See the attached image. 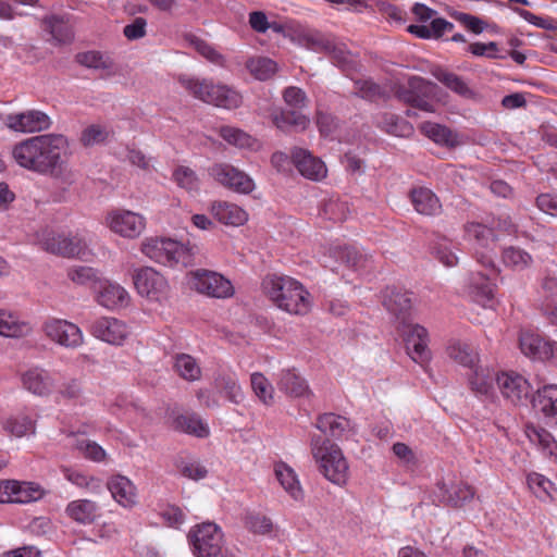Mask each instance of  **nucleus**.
<instances>
[{
	"label": "nucleus",
	"mask_w": 557,
	"mask_h": 557,
	"mask_svg": "<svg viewBox=\"0 0 557 557\" xmlns=\"http://www.w3.org/2000/svg\"><path fill=\"white\" fill-rule=\"evenodd\" d=\"M385 131L394 136H407L412 132V126L394 114H386L383 120Z\"/></svg>",
	"instance_id": "obj_60"
},
{
	"label": "nucleus",
	"mask_w": 557,
	"mask_h": 557,
	"mask_svg": "<svg viewBox=\"0 0 557 557\" xmlns=\"http://www.w3.org/2000/svg\"><path fill=\"white\" fill-rule=\"evenodd\" d=\"M525 434L531 443L539 445L549 455H556L557 443L548 431L535 425H528Z\"/></svg>",
	"instance_id": "obj_49"
},
{
	"label": "nucleus",
	"mask_w": 557,
	"mask_h": 557,
	"mask_svg": "<svg viewBox=\"0 0 557 557\" xmlns=\"http://www.w3.org/2000/svg\"><path fill=\"white\" fill-rule=\"evenodd\" d=\"M48 338L67 348L79 347L84 342L82 330L74 323L61 319H49L44 324Z\"/></svg>",
	"instance_id": "obj_13"
},
{
	"label": "nucleus",
	"mask_w": 557,
	"mask_h": 557,
	"mask_svg": "<svg viewBox=\"0 0 557 557\" xmlns=\"http://www.w3.org/2000/svg\"><path fill=\"white\" fill-rule=\"evenodd\" d=\"M372 257L363 253L358 247L350 246V268L360 274H364L372 269Z\"/></svg>",
	"instance_id": "obj_63"
},
{
	"label": "nucleus",
	"mask_w": 557,
	"mask_h": 557,
	"mask_svg": "<svg viewBox=\"0 0 557 557\" xmlns=\"http://www.w3.org/2000/svg\"><path fill=\"white\" fill-rule=\"evenodd\" d=\"M474 490L467 483H454L447 485L445 482L436 484L435 496L438 502L453 507H461L474 497Z\"/></svg>",
	"instance_id": "obj_22"
},
{
	"label": "nucleus",
	"mask_w": 557,
	"mask_h": 557,
	"mask_svg": "<svg viewBox=\"0 0 557 557\" xmlns=\"http://www.w3.org/2000/svg\"><path fill=\"white\" fill-rule=\"evenodd\" d=\"M61 471L64 478L72 484L76 485L77 487L97 492L101 486L99 479L88 475L87 473L81 470L73 469L70 467H62Z\"/></svg>",
	"instance_id": "obj_47"
},
{
	"label": "nucleus",
	"mask_w": 557,
	"mask_h": 557,
	"mask_svg": "<svg viewBox=\"0 0 557 557\" xmlns=\"http://www.w3.org/2000/svg\"><path fill=\"white\" fill-rule=\"evenodd\" d=\"M141 252L149 259L168 267L180 263L186 265L189 261V253L185 246L170 238H146L141 244Z\"/></svg>",
	"instance_id": "obj_5"
},
{
	"label": "nucleus",
	"mask_w": 557,
	"mask_h": 557,
	"mask_svg": "<svg viewBox=\"0 0 557 557\" xmlns=\"http://www.w3.org/2000/svg\"><path fill=\"white\" fill-rule=\"evenodd\" d=\"M176 469L185 478L198 481L205 479L208 474L207 469L199 461L180 457L175 461Z\"/></svg>",
	"instance_id": "obj_54"
},
{
	"label": "nucleus",
	"mask_w": 557,
	"mask_h": 557,
	"mask_svg": "<svg viewBox=\"0 0 557 557\" xmlns=\"http://www.w3.org/2000/svg\"><path fill=\"white\" fill-rule=\"evenodd\" d=\"M421 133L440 146L455 148L461 144L460 137L445 125L424 122L420 126Z\"/></svg>",
	"instance_id": "obj_32"
},
{
	"label": "nucleus",
	"mask_w": 557,
	"mask_h": 557,
	"mask_svg": "<svg viewBox=\"0 0 557 557\" xmlns=\"http://www.w3.org/2000/svg\"><path fill=\"white\" fill-rule=\"evenodd\" d=\"M11 495V503L27 504L40 499L44 496V491L36 483L17 481V486L12 488Z\"/></svg>",
	"instance_id": "obj_46"
},
{
	"label": "nucleus",
	"mask_w": 557,
	"mask_h": 557,
	"mask_svg": "<svg viewBox=\"0 0 557 557\" xmlns=\"http://www.w3.org/2000/svg\"><path fill=\"white\" fill-rule=\"evenodd\" d=\"M527 483L531 492L542 502H550L555 498L557 488L554 483L537 472H531L527 476Z\"/></svg>",
	"instance_id": "obj_38"
},
{
	"label": "nucleus",
	"mask_w": 557,
	"mask_h": 557,
	"mask_svg": "<svg viewBox=\"0 0 557 557\" xmlns=\"http://www.w3.org/2000/svg\"><path fill=\"white\" fill-rule=\"evenodd\" d=\"M23 386L37 396H48L55 386V380L50 372L41 368H32L22 376Z\"/></svg>",
	"instance_id": "obj_24"
},
{
	"label": "nucleus",
	"mask_w": 557,
	"mask_h": 557,
	"mask_svg": "<svg viewBox=\"0 0 557 557\" xmlns=\"http://www.w3.org/2000/svg\"><path fill=\"white\" fill-rule=\"evenodd\" d=\"M348 421L346 418L334 413H324L317 420V428L324 434L334 438L344 436Z\"/></svg>",
	"instance_id": "obj_41"
},
{
	"label": "nucleus",
	"mask_w": 557,
	"mask_h": 557,
	"mask_svg": "<svg viewBox=\"0 0 557 557\" xmlns=\"http://www.w3.org/2000/svg\"><path fill=\"white\" fill-rule=\"evenodd\" d=\"M446 351L450 359L465 368L473 369L479 362L476 349L466 342L454 339L448 344Z\"/></svg>",
	"instance_id": "obj_34"
},
{
	"label": "nucleus",
	"mask_w": 557,
	"mask_h": 557,
	"mask_svg": "<svg viewBox=\"0 0 557 557\" xmlns=\"http://www.w3.org/2000/svg\"><path fill=\"white\" fill-rule=\"evenodd\" d=\"M405 346L408 356L418 363H424L430 359L428 348L429 337L425 327L419 324H404L403 330Z\"/></svg>",
	"instance_id": "obj_16"
},
{
	"label": "nucleus",
	"mask_w": 557,
	"mask_h": 557,
	"mask_svg": "<svg viewBox=\"0 0 557 557\" xmlns=\"http://www.w3.org/2000/svg\"><path fill=\"white\" fill-rule=\"evenodd\" d=\"M290 159L299 173L306 178L320 181L326 175L327 170L324 162L307 149L295 147L292 150Z\"/></svg>",
	"instance_id": "obj_18"
},
{
	"label": "nucleus",
	"mask_w": 557,
	"mask_h": 557,
	"mask_svg": "<svg viewBox=\"0 0 557 557\" xmlns=\"http://www.w3.org/2000/svg\"><path fill=\"white\" fill-rule=\"evenodd\" d=\"M354 89L359 97L370 101L382 97L381 87L371 81H355Z\"/></svg>",
	"instance_id": "obj_64"
},
{
	"label": "nucleus",
	"mask_w": 557,
	"mask_h": 557,
	"mask_svg": "<svg viewBox=\"0 0 557 557\" xmlns=\"http://www.w3.org/2000/svg\"><path fill=\"white\" fill-rule=\"evenodd\" d=\"M51 124L50 116L39 110H27L5 117V125L20 133H40L49 129Z\"/></svg>",
	"instance_id": "obj_15"
},
{
	"label": "nucleus",
	"mask_w": 557,
	"mask_h": 557,
	"mask_svg": "<svg viewBox=\"0 0 557 557\" xmlns=\"http://www.w3.org/2000/svg\"><path fill=\"white\" fill-rule=\"evenodd\" d=\"M433 76L451 91L462 97H471L472 91L466 82L455 73L437 67L432 72Z\"/></svg>",
	"instance_id": "obj_42"
},
{
	"label": "nucleus",
	"mask_w": 557,
	"mask_h": 557,
	"mask_svg": "<svg viewBox=\"0 0 557 557\" xmlns=\"http://www.w3.org/2000/svg\"><path fill=\"white\" fill-rule=\"evenodd\" d=\"M193 554L196 557H218L223 547V533L219 525L205 522L196 525L188 534Z\"/></svg>",
	"instance_id": "obj_7"
},
{
	"label": "nucleus",
	"mask_w": 557,
	"mask_h": 557,
	"mask_svg": "<svg viewBox=\"0 0 557 557\" xmlns=\"http://www.w3.org/2000/svg\"><path fill=\"white\" fill-rule=\"evenodd\" d=\"M532 404L535 410L557 424V384H546L537 388Z\"/></svg>",
	"instance_id": "obj_27"
},
{
	"label": "nucleus",
	"mask_w": 557,
	"mask_h": 557,
	"mask_svg": "<svg viewBox=\"0 0 557 557\" xmlns=\"http://www.w3.org/2000/svg\"><path fill=\"white\" fill-rule=\"evenodd\" d=\"M85 240L78 235H52L45 239L44 248L46 251L62 257H76L86 249Z\"/></svg>",
	"instance_id": "obj_21"
},
{
	"label": "nucleus",
	"mask_w": 557,
	"mask_h": 557,
	"mask_svg": "<svg viewBox=\"0 0 557 557\" xmlns=\"http://www.w3.org/2000/svg\"><path fill=\"white\" fill-rule=\"evenodd\" d=\"M178 82L189 95L206 103L224 109H236L242 104L240 94L227 85L186 75L180 76Z\"/></svg>",
	"instance_id": "obj_3"
},
{
	"label": "nucleus",
	"mask_w": 557,
	"mask_h": 557,
	"mask_svg": "<svg viewBox=\"0 0 557 557\" xmlns=\"http://www.w3.org/2000/svg\"><path fill=\"white\" fill-rule=\"evenodd\" d=\"M189 41L196 51L206 58L209 62L219 66H224L225 58L219 51H216L214 47L196 36H191Z\"/></svg>",
	"instance_id": "obj_56"
},
{
	"label": "nucleus",
	"mask_w": 557,
	"mask_h": 557,
	"mask_svg": "<svg viewBox=\"0 0 557 557\" xmlns=\"http://www.w3.org/2000/svg\"><path fill=\"white\" fill-rule=\"evenodd\" d=\"M66 516L78 524H92L100 517V507L90 499H75L65 507Z\"/></svg>",
	"instance_id": "obj_26"
},
{
	"label": "nucleus",
	"mask_w": 557,
	"mask_h": 557,
	"mask_svg": "<svg viewBox=\"0 0 557 557\" xmlns=\"http://www.w3.org/2000/svg\"><path fill=\"white\" fill-rule=\"evenodd\" d=\"M41 25L44 30L51 35V40L55 45L69 44L73 39L72 26L65 15H47L42 18Z\"/></svg>",
	"instance_id": "obj_28"
},
{
	"label": "nucleus",
	"mask_w": 557,
	"mask_h": 557,
	"mask_svg": "<svg viewBox=\"0 0 557 557\" xmlns=\"http://www.w3.org/2000/svg\"><path fill=\"white\" fill-rule=\"evenodd\" d=\"M410 200L416 211L423 215H436L442 211L438 197L426 187H416L410 191Z\"/></svg>",
	"instance_id": "obj_30"
},
{
	"label": "nucleus",
	"mask_w": 557,
	"mask_h": 557,
	"mask_svg": "<svg viewBox=\"0 0 557 557\" xmlns=\"http://www.w3.org/2000/svg\"><path fill=\"white\" fill-rule=\"evenodd\" d=\"M324 52L330 57L334 65L339 67L344 73L348 69L346 45L337 41L335 38H331Z\"/></svg>",
	"instance_id": "obj_55"
},
{
	"label": "nucleus",
	"mask_w": 557,
	"mask_h": 557,
	"mask_svg": "<svg viewBox=\"0 0 557 557\" xmlns=\"http://www.w3.org/2000/svg\"><path fill=\"white\" fill-rule=\"evenodd\" d=\"M382 304L401 324H406L411 309L410 294L395 286L383 290Z\"/></svg>",
	"instance_id": "obj_20"
},
{
	"label": "nucleus",
	"mask_w": 557,
	"mask_h": 557,
	"mask_svg": "<svg viewBox=\"0 0 557 557\" xmlns=\"http://www.w3.org/2000/svg\"><path fill=\"white\" fill-rule=\"evenodd\" d=\"M67 277L77 285L94 284L98 280L97 272L85 265L72 267L67 270Z\"/></svg>",
	"instance_id": "obj_59"
},
{
	"label": "nucleus",
	"mask_w": 557,
	"mask_h": 557,
	"mask_svg": "<svg viewBox=\"0 0 557 557\" xmlns=\"http://www.w3.org/2000/svg\"><path fill=\"white\" fill-rule=\"evenodd\" d=\"M211 212L219 222L225 225L239 226L248 220L247 212L235 203L214 202L211 206Z\"/></svg>",
	"instance_id": "obj_33"
},
{
	"label": "nucleus",
	"mask_w": 557,
	"mask_h": 557,
	"mask_svg": "<svg viewBox=\"0 0 557 557\" xmlns=\"http://www.w3.org/2000/svg\"><path fill=\"white\" fill-rule=\"evenodd\" d=\"M519 345L522 354L527 357L533 360L547 361L557 367V342L524 331L520 334Z\"/></svg>",
	"instance_id": "obj_10"
},
{
	"label": "nucleus",
	"mask_w": 557,
	"mask_h": 557,
	"mask_svg": "<svg viewBox=\"0 0 557 557\" xmlns=\"http://www.w3.org/2000/svg\"><path fill=\"white\" fill-rule=\"evenodd\" d=\"M262 288L269 299L281 310L304 315L311 309V295L297 280L286 275H268Z\"/></svg>",
	"instance_id": "obj_2"
},
{
	"label": "nucleus",
	"mask_w": 557,
	"mask_h": 557,
	"mask_svg": "<svg viewBox=\"0 0 557 557\" xmlns=\"http://www.w3.org/2000/svg\"><path fill=\"white\" fill-rule=\"evenodd\" d=\"M91 335L112 345H122L129 334L128 326L112 317L96 319L89 326Z\"/></svg>",
	"instance_id": "obj_17"
},
{
	"label": "nucleus",
	"mask_w": 557,
	"mask_h": 557,
	"mask_svg": "<svg viewBox=\"0 0 557 557\" xmlns=\"http://www.w3.org/2000/svg\"><path fill=\"white\" fill-rule=\"evenodd\" d=\"M133 282L137 293L150 301L166 299L170 286L166 278L153 268L144 267L134 271Z\"/></svg>",
	"instance_id": "obj_8"
},
{
	"label": "nucleus",
	"mask_w": 557,
	"mask_h": 557,
	"mask_svg": "<svg viewBox=\"0 0 557 557\" xmlns=\"http://www.w3.org/2000/svg\"><path fill=\"white\" fill-rule=\"evenodd\" d=\"M76 60L79 64L90 69L108 70L111 67V62L98 51H87L78 53Z\"/></svg>",
	"instance_id": "obj_61"
},
{
	"label": "nucleus",
	"mask_w": 557,
	"mask_h": 557,
	"mask_svg": "<svg viewBox=\"0 0 557 557\" xmlns=\"http://www.w3.org/2000/svg\"><path fill=\"white\" fill-rule=\"evenodd\" d=\"M436 85L425 81L422 77H412L407 86H400L396 89L395 95L398 100L411 106L412 109L406 111L407 116L416 115L413 109L425 112H433L434 104L430 98L434 96Z\"/></svg>",
	"instance_id": "obj_6"
},
{
	"label": "nucleus",
	"mask_w": 557,
	"mask_h": 557,
	"mask_svg": "<svg viewBox=\"0 0 557 557\" xmlns=\"http://www.w3.org/2000/svg\"><path fill=\"white\" fill-rule=\"evenodd\" d=\"M216 385L223 395L233 404H240L245 395L243 389L234 375L225 374L216 380Z\"/></svg>",
	"instance_id": "obj_51"
},
{
	"label": "nucleus",
	"mask_w": 557,
	"mask_h": 557,
	"mask_svg": "<svg viewBox=\"0 0 557 557\" xmlns=\"http://www.w3.org/2000/svg\"><path fill=\"white\" fill-rule=\"evenodd\" d=\"M277 386L281 391L295 397L304 396L308 392L306 380L297 374L294 370L282 371Z\"/></svg>",
	"instance_id": "obj_39"
},
{
	"label": "nucleus",
	"mask_w": 557,
	"mask_h": 557,
	"mask_svg": "<svg viewBox=\"0 0 557 557\" xmlns=\"http://www.w3.org/2000/svg\"><path fill=\"white\" fill-rule=\"evenodd\" d=\"M176 429L195 435L197 437H207L210 434L208 424L197 414H183L175 420Z\"/></svg>",
	"instance_id": "obj_43"
},
{
	"label": "nucleus",
	"mask_w": 557,
	"mask_h": 557,
	"mask_svg": "<svg viewBox=\"0 0 557 557\" xmlns=\"http://www.w3.org/2000/svg\"><path fill=\"white\" fill-rule=\"evenodd\" d=\"M32 332L28 322L22 320L17 314L0 309V335L7 337H23Z\"/></svg>",
	"instance_id": "obj_35"
},
{
	"label": "nucleus",
	"mask_w": 557,
	"mask_h": 557,
	"mask_svg": "<svg viewBox=\"0 0 557 557\" xmlns=\"http://www.w3.org/2000/svg\"><path fill=\"white\" fill-rule=\"evenodd\" d=\"M72 446L86 459L94 462H102L107 458L106 450L96 442L84 436L72 434Z\"/></svg>",
	"instance_id": "obj_40"
},
{
	"label": "nucleus",
	"mask_w": 557,
	"mask_h": 557,
	"mask_svg": "<svg viewBox=\"0 0 557 557\" xmlns=\"http://www.w3.org/2000/svg\"><path fill=\"white\" fill-rule=\"evenodd\" d=\"M191 286L197 292L214 298H227L234 294V287L227 278L208 270L193 273Z\"/></svg>",
	"instance_id": "obj_12"
},
{
	"label": "nucleus",
	"mask_w": 557,
	"mask_h": 557,
	"mask_svg": "<svg viewBox=\"0 0 557 557\" xmlns=\"http://www.w3.org/2000/svg\"><path fill=\"white\" fill-rule=\"evenodd\" d=\"M70 144L62 134H42L26 138L12 149L14 161L23 169L53 175L63 169Z\"/></svg>",
	"instance_id": "obj_1"
},
{
	"label": "nucleus",
	"mask_w": 557,
	"mask_h": 557,
	"mask_svg": "<svg viewBox=\"0 0 557 557\" xmlns=\"http://www.w3.org/2000/svg\"><path fill=\"white\" fill-rule=\"evenodd\" d=\"M272 123L283 132L305 131L310 121L297 110L275 109L271 113Z\"/></svg>",
	"instance_id": "obj_31"
},
{
	"label": "nucleus",
	"mask_w": 557,
	"mask_h": 557,
	"mask_svg": "<svg viewBox=\"0 0 557 557\" xmlns=\"http://www.w3.org/2000/svg\"><path fill=\"white\" fill-rule=\"evenodd\" d=\"M106 221L112 232L127 238L139 236L146 226L143 215L128 210L111 211Z\"/></svg>",
	"instance_id": "obj_14"
},
{
	"label": "nucleus",
	"mask_w": 557,
	"mask_h": 557,
	"mask_svg": "<svg viewBox=\"0 0 557 557\" xmlns=\"http://www.w3.org/2000/svg\"><path fill=\"white\" fill-rule=\"evenodd\" d=\"M107 487L121 506L132 507L136 504V487L128 478L120 474L114 475L108 481Z\"/></svg>",
	"instance_id": "obj_29"
},
{
	"label": "nucleus",
	"mask_w": 557,
	"mask_h": 557,
	"mask_svg": "<svg viewBox=\"0 0 557 557\" xmlns=\"http://www.w3.org/2000/svg\"><path fill=\"white\" fill-rule=\"evenodd\" d=\"M246 67L249 73L259 81H267L271 78L276 70V63L265 57H253L246 62Z\"/></svg>",
	"instance_id": "obj_44"
},
{
	"label": "nucleus",
	"mask_w": 557,
	"mask_h": 557,
	"mask_svg": "<svg viewBox=\"0 0 557 557\" xmlns=\"http://www.w3.org/2000/svg\"><path fill=\"white\" fill-rule=\"evenodd\" d=\"M469 297L484 308L492 307L495 285L487 274L481 272L470 273L467 283Z\"/></svg>",
	"instance_id": "obj_23"
},
{
	"label": "nucleus",
	"mask_w": 557,
	"mask_h": 557,
	"mask_svg": "<svg viewBox=\"0 0 557 557\" xmlns=\"http://www.w3.org/2000/svg\"><path fill=\"white\" fill-rule=\"evenodd\" d=\"M497 375L488 368H475L469 377L470 387L476 395L488 397L493 393Z\"/></svg>",
	"instance_id": "obj_37"
},
{
	"label": "nucleus",
	"mask_w": 557,
	"mask_h": 557,
	"mask_svg": "<svg viewBox=\"0 0 557 557\" xmlns=\"http://www.w3.org/2000/svg\"><path fill=\"white\" fill-rule=\"evenodd\" d=\"M97 301L104 308L115 309L126 307L129 302V295L120 284L104 281L99 283Z\"/></svg>",
	"instance_id": "obj_25"
},
{
	"label": "nucleus",
	"mask_w": 557,
	"mask_h": 557,
	"mask_svg": "<svg viewBox=\"0 0 557 557\" xmlns=\"http://www.w3.org/2000/svg\"><path fill=\"white\" fill-rule=\"evenodd\" d=\"M496 383L503 396L513 405L527 399L531 386L529 382L516 372H503L496 376Z\"/></svg>",
	"instance_id": "obj_19"
},
{
	"label": "nucleus",
	"mask_w": 557,
	"mask_h": 557,
	"mask_svg": "<svg viewBox=\"0 0 557 557\" xmlns=\"http://www.w3.org/2000/svg\"><path fill=\"white\" fill-rule=\"evenodd\" d=\"M3 428L15 437H23L35 433V421L25 414H18L8 419Z\"/></svg>",
	"instance_id": "obj_50"
},
{
	"label": "nucleus",
	"mask_w": 557,
	"mask_h": 557,
	"mask_svg": "<svg viewBox=\"0 0 557 557\" xmlns=\"http://www.w3.org/2000/svg\"><path fill=\"white\" fill-rule=\"evenodd\" d=\"M173 181L178 187L187 190L188 193L198 191L200 187L199 178L194 170L188 166H177L173 174Z\"/></svg>",
	"instance_id": "obj_53"
},
{
	"label": "nucleus",
	"mask_w": 557,
	"mask_h": 557,
	"mask_svg": "<svg viewBox=\"0 0 557 557\" xmlns=\"http://www.w3.org/2000/svg\"><path fill=\"white\" fill-rule=\"evenodd\" d=\"M251 388L258 399L264 405L273 403L274 388L269 380L260 372L250 375Z\"/></svg>",
	"instance_id": "obj_52"
},
{
	"label": "nucleus",
	"mask_w": 557,
	"mask_h": 557,
	"mask_svg": "<svg viewBox=\"0 0 557 557\" xmlns=\"http://www.w3.org/2000/svg\"><path fill=\"white\" fill-rule=\"evenodd\" d=\"M467 51L475 57H485L488 59H505L506 55L499 54L497 42H473L467 47Z\"/></svg>",
	"instance_id": "obj_62"
},
{
	"label": "nucleus",
	"mask_w": 557,
	"mask_h": 557,
	"mask_svg": "<svg viewBox=\"0 0 557 557\" xmlns=\"http://www.w3.org/2000/svg\"><path fill=\"white\" fill-rule=\"evenodd\" d=\"M174 369L181 377L187 381H196L201 374L196 359L187 354H181L175 357Z\"/></svg>",
	"instance_id": "obj_48"
},
{
	"label": "nucleus",
	"mask_w": 557,
	"mask_h": 557,
	"mask_svg": "<svg viewBox=\"0 0 557 557\" xmlns=\"http://www.w3.org/2000/svg\"><path fill=\"white\" fill-rule=\"evenodd\" d=\"M312 455L320 471L333 484L344 486L348 481V461L342 449L329 440L312 438Z\"/></svg>",
	"instance_id": "obj_4"
},
{
	"label": "nucleus",
	"mask_w": 557,
	"mask_h": 557,
	"mask_svg": "<svg viewBox=\"0 0 557 557\" xmlns=\"http://www.w3.org/2000/svg\"><path fill=\"white\" fill-rule=\"evenodd\" d=\"M502 260L504 264L515 271H522L531 265L533 259L521 248L507 247L503 250Z\"/></svg>",
	"instance_id": "obj_45"
},
{
	"label": "nucleus",
	"mask_w": 557,
	"mask_h": 557,
	"mask_svg": "<svg viewBox=\"0 0 557 557\" xmlns=\"http://www.w3.org/2000/svg\"><path fill=\"white\" fill-rule=\"evenodd\" d=\"M110 135V131L100 124L87 126L81 135V143L85 147L104 143Z\"/></svg>",
	"instance_id": "obj_57"
},
{
	"label": "nucleus",
	"mask_w": 557,
	"mask_h": 557,
	"mask_svg": "<svg viewBox=\"0 0 557 557\" xmlns=\"http://www.w3.org/2000/svg\"><path fill=\"white\" fill-rule=\"evenodd\" d=\"M209 174L224 187L239 194H250L255 189L252 178L244 171L228 163H215L209 169Z\"/></svg>",
	"instance_id": "obj_11"
},
{
	"label": "nucleus",
	"mask_w": 557,
	"mask_h": 557,
	"mask_svg": "<svg viewBox=\"0 0 557 557\" xmlns=\"http://www.w3.org/2000/svg\"><path fill=\"white\" fill-rule=\"evenodd\" d=\"M274 473L282 485V487L295 500H300L304 497V492L299 484L296 473L294 470L284 462H278L274 467Z\"/></svg>",
	"instance_id": "obj_36"
},
{
	"label": "nucleus",
	"mask_w": 557,
	"mask_h": 557,
	"mask_svg": "<svg viewBox=\"0 0 557 557\" xmlns=\"http://www.w3.org/2000/svg\"><path fill=\"white\" fill-rule=\"evenodd\" d=\"M220 136L231 145L244 148L251 145L252 138L250 135L239 128L232 126H222L220 128Z\"/></svg>",
	"instance_id": "obj_58"
},
{
	"label": "nucleus",
	"mask_w": 557,
	"mask_h": 557,
	"mask_svg": "<svg viewBox=\"0 0 557 557\" xmlns=\"http://www.w3.org/2000/svg\"><path fill=\"white\" fill-rule=\"evenodd\" d=\"M465 239L474 246V257L483 268L495 271L493 257L488 250L495 240L493 228L479 222H469L463 226Z\"/></svg>",
	"instance_id": "obj_9"
}]
</instances>
